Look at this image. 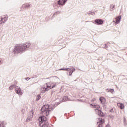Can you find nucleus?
I'll return each mask as SVG.
<instances>
[{
  "label": "nucleus",
  "instance_id": "obj_1",
  "mask_svg": "<svg viewBox=\"0 0 127 127\" xmlns=\"http://www.w3.org/2000/svg\"><path fill=\"white\" fill-rule=\"evenodd\" d=\"M31 44L29 43H26L22 45H16L15 46L14 49L12 50L14 54H18V53H22L27 50L29 48Z\"/></svg>",
  "mask_w": 127,
  "mask_h": 127
},
{
  "label": "nucleus",
  "instance_id": "obj_2",
  "mask_svg": "<svg viewBox=\"0 0 127 127\" xmlns=\"http://www.w3.org/2000/svg\"><path fill=\"white\" fill-rule=\"evenodd\" d=\"M52 111H53V107H51L50 105L49 104L44 105L41 109V113L46 112V117H48L49 114H50V112H52Z\"/></svg>",
  "mask_w": 127,
  "mask_h": 127
},
{
  "label": "nucleus",
  "instance_id": "obj_3",
  "mask_svg": "<svg viewBox=\"0 0 127 127\" xmlns=\"http://www.w3.org/2000/svg\"><path fill=\"white\" fill-rule=\"evenodd\" d=\"M56 87V83H46V85L42 87V93H45L48 90H50V89H53V88H55Z\"/></svg>",
  "mask_w": 127,
  "mask_h": 127
},
{
  "label": "nucleus",
  "instance_id": "obj_4",
  "mask_svg": "<svg viewBox=\"0 0 127 127\" xmlns=\"http://www.w3.org/2000/svg\"><path fill=\"white\" fill-rule=\"evenodd\" d=\"M64 71H69L67 72V74L68 73L69 74V76H72V74H73V72H74V71H75V68H67V67H64Z\"/></svg>",
  "mask_w": 127,
  "mask_h": 127
},
{
  "label": "nucleus",
  "instance_id": "obj_5",
  "mask_svg": "<svg viewBox=\"0 0 127 127\" xmlns=\"http://www.w3.org/2000/svg\"><path fill=\"white\" fill-rule=\"evenodd\" d=\"M47 119H46V117L44 116H42L39 118L38 121L39 122V125L41 124H42V123H45L46 122H47L46 120Z\"/></svg>",
  "mask_w": 127,
  "mask_h": 127
},
{
  "label": "nucleus",
  "instance_id": "obj_6",
  "mask_svg": "<svg viewBox=\"0 0 127 127\" xmlns=\"http://www.w3.org/2000/svg\"><path fill=\"white\" fill-rule=\"evenodd\" d=\"M94 22L97 25H102L105 22V21L102 19H96L95 20Z\"/></svg>",
  "mask_w": 127,
  "mask_h": 127
},
{
  "label": "nucleus",
  "instance_id": "obj_7",
  "mask_svg": "<svg viewBox=\"0 0 127 127\" xmlns=\"http://www.w3.org/2000/svg\"><path fill=\"white\" fill-rule=\"evenodd\" d=\"M15 91L16 94L22 96V91H21V88L19 86H17L15 88Z\"/></svg>",
  "mask_w": 127,
  "mask_h": 127
},
{
  "label": "nucleus",
  "instance_id": "obj_8",
  "mask_svg": "<svg viewBox=\"0 0 127 127\" xmlns=\"http://www.w3.org/2000/svg\"><path fill=\"white\" fill-rule=\"evenodd\" d=\"M66 2H67V0H59L57 2V4L63 6V5H65Z\"/></svg>",
  "mask_w": 127,
  "mask_h": 127
},
{
  "label": "nucleus",
  "instance_id": "obj_9",
  "mask_svg": "<svg viewBox=\"0 0 127 127\" xmlns=\"http://www.w3.org/2000/svg\"><path fill=\"white\" fill-rule=\"evenodd\" d=\"M95 111L96 113H98V116L99 117H105V114L104 113H103V111L102 110H99V109H95Z\"/></svg>",
  "mask_w": 127,
  "mask_h": 127
},
{
  "label": "nucleus",
  "instance_id": "obj_10",
  "mask_svg": "<svg viewBox=\"0 0 127 127\" xmlns=\"http://www.w3.org/2000/svg\"><path fill=\"white\" fill-rule=\"evenodd\" d=\"M30 6H31V4L28 3H26L22 5V8H25V9H28V8H30Z\"/></svg>",
  "mask_w": 127,
  "mask_h": 127
},
{
  "label": "nucleus",
  "instance_id": "obj_11",
  "mask_svg": "<svg viewBox=\"0 0 127 127\" xmlns=\"http://www.w3.org/2000/svg\"><path fill=\"white\" fill-rule=\"evenodd\" d=\"M99 125L98 127H103V124L105 123V120L103 119L102 118H99Z\"/></svg>",
  "mask_w": 127,
  "mask_h": 127
},
{
  "label": "nucleus",
  "instance_id": "obj_12",
  "mask_svg": "<svg viewBox=\"0 0 127 127\" xmlns=\"http://www.w3.org/2000/svg\"><path fill=\"white\" fill-rule=\"evenodd\" d=\"M121 19H122V16L120 15L118 17H117L115 18V23H117V24H118V23H120V22H121Z\"/></svg>",
  "mask_w": 127,
  "mask_h": 127
},
{
  "label": "nucleus",
  "instance_id": "obj_13",
  "mask_svg": "<svg viewBox=\"0 0 127 127\" xmlns=\"http://www.w3.org/2000/svg\"><path fill=\"white\" fill-rule=\"evenodd\" d=\"M99 101L101 103L102 105H105L106 104V98L103 97H101L99 98Z\"/></svg>",
  "mask_w": 127,
  "mask_h": 127
},
{
  "label": "nucleus",
  "instance_id": "obj_14",
  "mask_svg": "<svg viewBox=\"0 0 127 127\" xmlns=\"http://www.w3.org/2000/svg\"><path fill=\"white\" fill-rule=\"evenodd\" d=\"M0 20H1V23H0V24H1V23H4L6 20H7V17H4L3 18L1 17L0 18Z\"/></svg>",
  "mask_w": 127,
  "mask_h": 127
},
{
  "label": "nucleus",
  "instance_id": "obj_15",
  "mask_svg": "<svg viewBox=\"0 0 127 127\" xmlns=\"http://www.w3.org/2000/svg\"><path fill=\"white\" fill-rule=\"evenodd\" d=\"M92 106V108H94V109H100V105H93V104H90V106Z\"/></svg>",
  "mask_w": 127,
  "mask_h": 127
},
{
  "label": "nucleus",
  "instance_id": "obj_16",
  "mask_svg": "<svg viewBox=\"0 0 127 127\" xmlns=\"http://www.w3.org/2000/svg\"><path fill=\"white\" fill-rule=\"evenodd\" d=\"M118 106L121 110H123L124 108H125V105L123 103L118 104Z\"/></svg>",
  "mask_w": 127,
  "mask_h": 127
},
{
  "label": "nucleus",
  "instance_id": "obj_17",
  "mask_svg": "<svg viewBox=\"0 0 127 127\" xmlns=\"http://www.w3.org/2000/svg\"><path fill=\"white\" fill-rule=\"evenodd\" d=\"M32 118H33V113H32V115H30L28 117L27 121H29V122H30V121H31V120L32 119Z\"/></svg>",
  "mask_w": 127,
  "mask_h": 127
},
{
  "label": "nucleus",
  "instance_id": "obj_18",
  "mask_svg": "<svg viewBox=\"0 0 127 127\" xmlns=\"http://www.w3.org/2000/svg\"><path fill=\"white\" fill-rule=\"evenodd\" d=\"M17 87V86H16V85H15V84H12V85H11L9 87V90H13V88H15V87Z\"/></svg>",
  "mask_w": 127,
  "mask_h": 127
},
{
  "label": "nucleus",
  "instance_id": "obj_19",
  "mask_svg": "<svg viewBox=\"0 0 127 127\" xmlns=\"http://www.w3.org/2000/svg\"><path fill=\"white\" fill-rule=\"evenodd\" d=\"M49 124L48 122H44L43 125L41 127H48Z\"/></svg>",
  "mask_w": 127,
  "mask_h": 127
},
{
  "label": "nucleus",
  "instance_id": "obj_20",
  "mask_svg": "<svg viewBox=\"0 0 127 127\" xmlns=\"http://www.w3.org/2000/svg\"><path fill=\"white\" fill-rule=\"evenodd\" d=\"M0 127H5L4 121H0Z\"/></svg>",
  "mask_w": 127,
  "mask_h": 127
},
{
  "label": "nucleus",
  "instance_id": "obj_21",
  "mask_svg": "<svg viewBox=\"0 0 127 127\" xmlns=\"http://www.w3.org/2000/svg\"><path fill=\"white\" fill-rule=\"evenodd\" d=\"M40 99H41V96L40 95V94H38L37 96L36 101H39V100H40Z\"/></svg>",
  "mask_w": 127,
  "mask_h": 127
},
{
  "label": "nucleus",
  "instance_id": "obj_22",
  "mask_svg": "<svg viewBox=\"0 0 127 127\" xmlns=\"http://www.w3.org/2000/svg\"><path fill=\"white\" fill-rule=\"evenodd\" d=\"M63 101H64V102H66V101H68V97L64 96L63 98Z\"/></svg>",
  "mask_w": 127,
  "mask_h": 127
},
{
  "label": "nucleus",
  "instance_id": "obj_23",
  "mask_svg": "<svg viewBox=\"0 0 127 127\" xmlns=\"http://www.w3.org/2000/svg\"><path fill=\"white\" fill-rule=\"evenodd\" d=\"M124 125L127 126V119H126V118H124Z\"/></svg>",
  "mask_w": 127,
  "mask_h": 127
},
{
  "label": "nucleus",
  "instance_id": "obj_24",
  "mask_svg": "<svg viewBox=\"0 0 127 127\" xmlns=\"http://www.w3.org/2000/svg\"><path fill=\"white\" fill-rule=\"evenodd\" d=\"M60 12H61V11H57L56 12H55V13L54 14V15H57V14H60Z\"/></svg>",
  "mask_w": 127,
  "mask_h": 127
},
{
  "label": "nucleus",
  "instance_id": "obj_25",
  "mask_svg": "<svg viewBox=\"0 0 127 127\" xmlns=\"http://www.w3.org/2000/svg\"><path fill=\"white\" fill-rule=\"evenodd\" d=\"M109 92H111V93L113 94V92H115V90L114 89H109Z\"/></svg>",
  "mask_w": 127,
  "mask_h": 127
},
{
  "label": "nucleus",
  "instance_id": "obj_26",
  "mask_svg": "<svg viewBox=\"0 0 127 127\" xmlns=\"http://www.w3.org/2000/svg\"><path fill=\"white\" fill-rule=\"evenodd\" d=\"M21 113L23 115H24V113H25V110L22 109L21 110Z\"/></svg>",
  "mask_w": 127,
  "mask_h": 127
},
{
  "label": "nucleus",
  "instance_id": "obj_27",
  "mask_svg": "<svg viewBox=\"0 0 127 127\" xmlns=\"http://www.w3.org/2000/svg\"><path fill=\"white\" fill-rule=\"evenodd\" d=\"M109 118H110V119H112V120H113V119H114V116H113V115H110L109 116Z\"/></svg>",
  "mask_w": 127,
  "mask_h": 127
},
{
  "label": "nucleus",
  "instance_id": "obj_28",
  "mask_svg": "<svg viewBox=\"0 0 127 127\" xmlns=\"http://www.w3.org/2000/svg\"><path fill=\"white\" fill-rule=\"evenodd\" d=\"M96 101V98H93L91 100V103H94Z\"/></svg>",
  "mask_w": 127,
  "mask_h": 127
},
{
  "label": "nucleus",
  "instance_id": "obj_29",
  "mask_svg": "<svg viewBox=\"0 0 127 127\" xmlns=\"http://www.w3.org/2000/svg\"><path fill=\"white\" fill-rule=\"evenodd\" d=\"M89 14H91V15H94V14H95V12H90Z\"/></svg>",
  "mask_w": 127,
  "mask_h": 127
},
{
  "label": "nucleus",
  "instance_id": "obj_30",
  "mask_svg": "<svg viewBox=\"0 0 127 127\" xmlns=\"http://www.w3.org/2000/svg\"><path fill=\"white\" fill-rule=\"evenodd\" d=\"M110 113H114V108L111 109L110 111Z\"/></svg>",
  "mask_w": 127,
  "mask_h": 127
},
{
  "label": "nucleus",
  "instance_id": "obj_31",
  "mask_svg": "<svg viewBox=\"0 0 127 127\" xmlns=\"http://www.w3.org/2000/svg\"><path fill=\"white\" fill-rule=\"evenodd\" d=\"M30 78H29V77H26L25 78V80H26V81H28V80H30Z\"/></svg>",
  "mask_w": 127,
  "mask_h": 127
},
{
  "label": "nucleus",
  "instance_id": "obj_32",
  "mask_svg": "<svg viewBox=\"0 0 127 127\" xmlns=\"http://www.w3.org/2000/svg\"><path fill=\"white\" fill-rule=\"evenodd\" d=\"M104 48H108V45L105 44V47H104Z\"/></svg>",
  "mask_w": 127,
  "mask_h": 127
},
{
  "label": "nucleus",
  "instance_id": "obj_33",
  "mask_svg": "<svg viewBox=\"0 0 127 127\" xmlns=\"http://www.w3.org/2000/svg\"><path fill=\"white\" fill-rule=\"evenodd\" d=\"M60 70H64V71H65V67L62 68L60 69Z\"/></svg>",
  "mask_w": 127,
  "mask_h": 127
},
{
  "label": "nucleus",
  "instance_id": "obj_34",
  "mask_svg": "<svg viewBox=\"0 0 127 127\" xmlns=\"http://www.w3.org/2000/svg\"><path fill=\"white\" fill-rule=\"evenodd\" d=\"M115 6V5H113V7H112V9H113V8H114Z\"/></svg>",
  "mask_w": 127,
  "mask_h": 127
},
{
  "label": "nucleus",
  "instance_id": "obj_35",
  "mask_svg": "<svg viewBox=\"0 0 127 127\" xmlns=\"http://www.w3.org/2000/svg\"><path fill=\"white\" fill-rule=\"evenodd\" d=\"M86 22H89V21H86Z\"/></svg>",
  "mask_w": 127,
  "mask_h": 127
},
{
  "label": "nucleus",
  "instance_id": "obj_36",
  "mask_svg": "<svg viewBox=\"0 0 127 127\" xmlns=\"http://www.w3.org/2000/svg\"><path fill=\"white\" fill-rule=\"evenodd\" d=\"M0 62H1V61H0Z\"/></svg>",
  "mask_w": 127,
  "mask_h": 127
}]
</instances>
